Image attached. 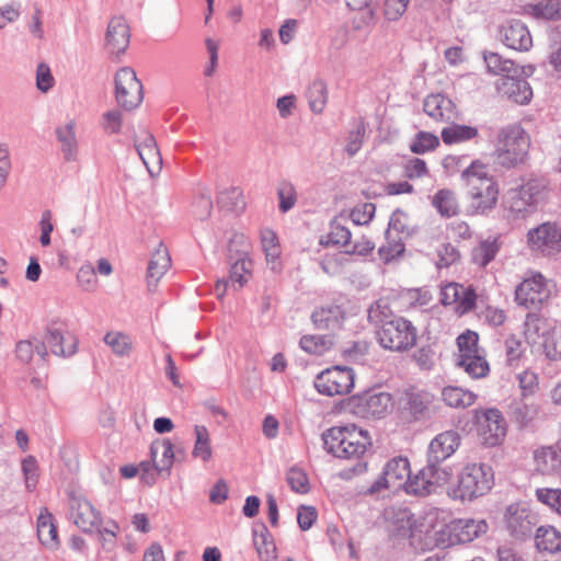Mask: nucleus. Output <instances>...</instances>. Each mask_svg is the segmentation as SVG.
<instances>
[{"label":"nucleus","mask_w":561,"mask_h":561,"mask_svg":"<svg viewBox=\"0 0 561 561\" xmlns=\"http://www.w3.org/2000/svg\"><path fill=\"white\" fill-rule=\"evenodd\" d=\"M389 304L379 299L368 309L370 322L379 324L376 332L380 346L391 352L403 353L412 350L417 343V329L403 317H393Z\"/></svg>","instance_id":"1"},{"label":"nucleus","mask_w":561,"mask_h":561,"mask_svg":"<svg viewBox=\"0 0 561 561\" xmlns=\"http://www.w3.org/2000/svg\"><path fill=\"white\" fill-rule=\"evenodd\" d=\"M445 519V513L438 508H432L419 517L404 510L400 512L397 530L407 536L416 549L432 550L444 547Z\"/></svg>","instance_id":"2"},{"label":"nucleus","mask_w":561,"mask_h":561,"mask_svg":"<svg viewBox=\"0 0 561 561\" xmlns=\"http://www.w3.org/2000/svg\"><path fill=\"white\" fill-rule=\"evenodd\" d=\"M461 180L467 188L468 205L471 214L485 215L496 207L500 186L489 173L485 163L474 160L461 172Z\"/></svg>","instance_id":"3"},{"label":"nucleus","mask_w":561,"mask_h":561,"mask_svg":"<svg viewBox=\"0 0 561 561\" xmlns=\"http://www.w3.org/2000/svg\"><path fill=\"white\" fill-rule=\"evenodd\" d=\"M322 438L325 450L340 459H358L373 447L370 433L356 424L332 426Z\"/></svg>","instance_id":"4"},{"label":"nucleus","mask_w":561,"mask_h":561,"mask_svg":"<svg viewBox=\"0 0 561 561\" xmlns=\"http://www.w3.org/2000/svg\"><path fill=\"white\" fill-rule=\"evenodd\" d=\"M494 484V473L490 466L482 462H469L458 472L448 495L454 500L473 501L485 495Z\"/></svg>","instance_id":"5"},{"label":"nucleus","mask_w":561,"mask_h":561,"mask_svg":"<svg viewBox=\"0 0 561 561\" xmlns=\"http://www.w3.org/2000/svg\"><path fill=\"white\" fill-rule=\"evenodd\" d=\"M530 148V137L520 125L502 128L495 144L497 162L506 168L525 163Z\"/></svg>","instance_id":"6"},{"label":"nucleus","mask_w":561,"mask_h":561,"mask_svg":"<svg viewBox=\"0 0 561 561\" xmlns=\"http://www.w3.org/2000/svg\"><path fill=\"white\" fill-rule=\"evenodd\" d=\"M472 421L478 443L486 448L500 446L507 434V423L496 408L474 409Z\"/></svg>","instance_id":"7"},{"label":"nucleus","mask_w":561,"mask_h":561,"mask_svg":"<svg viewBox=\"0 0 561 561\" xmlns=\"http://www.w3.org/2000/svg\"><path fill=\"white\" fill-rule=\"evenodd\" d=\"M410 476V460L403 456L393 457L386 462L381 476L369 486L368 493L387 491L394 494L404 491Z\"/></svg>","instance_id":"8"},{"label":"nucleus","mask_w":561,"mask_h":561,"mask_svg":"<svg viewBox=\"0 0 561 561\" xmlns=\"http://www.w3.org/2000/svg\"><path fill=\"white\" fill-rule=\"evenodd\" d=\"M353 369L344 366H333L322 370L314 379L317 391L327 397L343 396L354 388Z\"/></svg>","instance_id":"9"},{"label":"nucleus","mask_w":561,"mask_h":561,"mask_svg":"<svg viewBox=\"0 0 561 561\" xmlns=\"http://www.w3.org/2000/svg\"><path fill=\"white\" fill-rule=\"evenodd\" d=\"M489 525L485 519L458 518L445 520L444 547L468 543L486 534Z\"/></svg>","instance_id":"10"},{"label":"nucleus","mask_w":561,"mask_h":561,"mask_svg":"<svg viewBox=\"0 0 561 561\" xmlns=\"http://www.w3.org/2000/svg\"><path fill=\"white\" fill-rule=\"evenodd\" d=\"M551 295L548 280L539 273L525 278L515 289V300L525 308H538Z\"/></svg>","instance_id":"11"},{"label":"nucleus","mask_w":561,"mask_h":561,"mask_svg":"<svg viewBox=\"0 0 561 561\" xmlns=\"http://www.w3.org/2000/svg\"><path fill=\"white\" fill-rule=\"evenodd\" d=\"M115 95L118 104L126 110L137 107L141 103L142 85L131 68L124 67L117 71Z\"/></svg>","instance_id":"12"},{"label":"nucleus","mask_w":561,"mask_h":561,"mask_svg":"<svg viewBox=\"0 0 561 561\" xmlns=\"http://www.w3.org/2000/svg\"><path fill=\"white\" fill-rule=\"evenodd\" d=\"M527 244L531 251L543 255L561 252V228L552 222H543L527 233Z\"/></svg>","instance_id":"13"},{"label":"nucleus","mask_w":561,"mask_h":561,"mask_svg":"<svg viewBox=\"0 0 561 561\" xmlns=\"http://www.w3.org/2000/svg\"><path fill=\"white\" fill-rule=\"evenodd\" d=\"M440 301L449 306L457 316H463L474 309L477 294L471 286L448 283L440 288Z\"/></svg>","instance_id":"14"},{"label":"nucleus","mask_w":561,"mask_h":561,"mask_svg":"<svg viewBox=\"0 0 561 561\" xmlns=\"http://www.w3.org/2000/svg\"><path fill=\"white\" fill-rule=\"evenodd\" d=\"M354 413L362 419H380L392 408V398L386 392H365L352 398Z\"/></svg>","instance_id":"15"},{"label":"nucleus","mask_w":561,"mask_h":561,"mask_svg":"<svg viewBox=\"0 0 561 561\" xmlns=\"http://www.w3.org/2000/svg\"><path fill=\"white\" fill-rule=\"evenodd\" d=\"M504 519L513 536L524 537L531 531L535 514L527 504L518 502L507 506Z\"/></svg>","instance_id":"16"},{"label":"nucleus","mask_w":561,"mask_h":561,"mask_svg":"<svg viewBox=\"0 0 561 561\" xmlns=\"http://www.w3.org/2000/svg\"><path fill=\"white\" fill-rule=\"evenodd\" d=\"M501 39L505 46L518 51H528L533 47V36L525 23L512 20L504 24L500 31Z\"/></svg>","instance_id":"17"},{"label":"nucleus","mask_w":561,"mask_h":561,"mask_svg":"<svg viewBox=\"0 0 561 561\" xmlns=\"http://www.w3.org/2000/svg\"><path fill=\"white\" fill-rule=\"evenodd\" d=\"M70 516L75 525L85 533L95 529L101 520L99 512L83 497L71 499Z\"/></svg>","instance_id":"18"},{"label":"nucleus","mask_w":561,"mask_h":561,"mask_svg":"<svg viewBox=\"0 0 561 561\" xmlns=\"http://www.w3.org/2000/svg\"><path fill=\"white\" fill-rule=\"evenodd\" d=\"M557 327V321L553 319L537 313H528L524 324V335L529 344L542 346L543 340L554 333Z\"/></svg>","instance_id":"19"},{"label":"nucleus","mask_w":561,"mask_h":561,"mask_svg":"<svg viewBox=\"0 0 561 561\" xmlns=\"http://www.w3.org/2000/svg\"><path fill=\"white\" fill-rule=\"evenodd\" d=\"M45 346L58 356H71L77 352L78 340L73 334L61 328L51 325L47 329L44 341Z\"/></svg>","instance_id":"20"},{"label":"nucleus","mask_w":561,"mask_h":561,"mask_svg":"<svg viewBox=\"0 0 561 561\" xmlns=\"http://www.w3.org/2000/svg\"><path fill=\"white\" fill-rule=\"evenodd\" d=\"M460 443L461 437L458 432L454 430L442 432L437 434L430 443V458L437 462H442L456 453L460 446Z\"/></svg>","instance_id":"21"},{"label":"nucleus","mask_w":561,"mask_h":561,"mask_svg":"<svg viewBox=\"0 0 561 561\" xmlns=\"http://www.w3.org/2000/svg\"><path fill=\"white\" fill-rule=\"evenodd\" d=\"M535 470L546 476H561V447L541 446L534 450Z\"/></svg>","instance_id":"22"},{"label":"nucleus","mask_w":561,"mask_h":561,"mask_svg":"<svg viewBox=\"0 0 561 561\" xmlns=\"http://www.w3.org/2000/svg\"><path fill=\"white\" fill-rule=\"evenodd\" d=\"M424 112L435 122L447 123L457 118L455 103L443 94H431L424 100Z\"/></svg>","instance_id":"23"},{"label":"nucleus","mask_w":561,"mask_h":561,"mask_svg":"<svg viewBox=\"0 0 561 561\" xmlns=\"http://www.w3.org/2000/svg\"><path fill=\"white\" fill-rule=\"evenodd\" d=\"M136 148L149 173L153 174L161 170L162 159L152 135L142 133L138 136Z\"/></svg>","instance_id":"24"},{"label":"nucleus","mask_w":561,"mask_h":561,"mask_svg":"<svg viewBox=\"0 0 561 561\" xmlns=\"http://www.w3.org/2000/svg\"><path fill=\"white\" fill-rule=\"evenodd\" d=\"M129 26L125 19L113 18L107 26L106 47L112 54H121L129 45Z\"/></svg>","instance_id":"25"},{"label":"nucleus","mask_w":561,"mask_h":561,"mask_svg":"<svg viewBox=\"0 0 561 561\" xmlns=\"http://www.w3.org/2000/svg\"><path fill=\"white\" fill-rule=\"evenodd\" d=\"M171 266V257L165 247L159 245L152 253L147 270V286L149 290H153L160 279L164 276Z\"/></svg>","instance_id":"26"},{"label":"nucleus","mask_w":561,"mask_h":561,"mask_svg":"<svg viewBox=\"0 0 561 561\" xmlns=\"http://www.w3.org/2000/svg\"><path fill=\"white\" fill-rule=\"evenodd\" d=\"M535 547L540 553L561 556V530L552 525H542L536 529Z\"/></svg>","instance_id":"27"},{"label":"nucleus","mask_w":561,"mask_h":561,"mask_svg":"<svg viewBox=\"0 0 561 561\" xmlns=\"http://www.w3.org/2000/svg\"><path fill=\"white\" fill-rule=\"evenodd\" d=\"M37 536L44 547L56 550L59 547V537L54 516L43 507L37 517Z\"/></svg>","instance_id":"28"},{"label":"nucleus","mask_w":561,"mask_h":561,"mask_svg":"<svg viewBox=\"0 0 561 561\" xmlns=\"http://www.w3.org/2000/svg\"><path fill=\"white\" fill-rule=\"evenodd\" d=\"M499 89L503 95L520 105L529 103L533 98L529 83L514 77L504 78Z\"/></svg>","instance_id":"29"},{"label":"nucleus","mask_w":561,"mask_h":561,"mask_svg":"<svg viewBox=\"0 0 561 561\" xmlns=\"http://www.w3.org/2000/svg\"><path fill=\"white\" fill-rule=\"evenodd\" d=\"M150 456L154 470L158 472L169 470L174 461L172 443L169 439L153 442L150 447Z\"/></svg>","instance_id":"30"},{"label":"nucleus","mask_w":561,"mask_h":561,"mask_svg":"<svg viewBox=\"0 0 561 561\" xmlns=\"http://www.w3.org/2000/svg\"><path fill=\"white\" fill-rule=\"evenodd\" d=\"M443 402L454 409L471 407L477 401V394L457 386H447L442 390Z\"/></svg>","instance_id":"31"},{"label":"nucleus","mask_w":561,"mask_h":561,"mask_svg":"<svg viewBox=\"0 0 561 561\" xmlns=\"http://www.w3.org/2000/svg\"><path fill=\"white\" fill-rule=\"evenodd\" d=\"M432 205L443 217H454L460 211L456 193L449 188H442L432 198Z\"/></svg>","instance_id":"32"},{"label":"nucleus","mask_w":561,"mask_h":561,"mask_svg":"<svg viewBox=\"0 0 561 561\" xmlns=\"http://www.w3.org/2000/svg\"><path fill=\"white\" fill-rule=\"evenodd\" d=\"M457 365L473 379L484 378L490 373V365L484 352L457 359Z\"/></svg>","instance_id":"33"},{"label":"nucleus","mask_w":561,"mask_h":561,"mask_svg":"<svg viewBox=\"0 0 561 561\" xmlns=\"http://www.w3.org/2000/svg\"><path fill=\"white\" fill-rule=\"evenodd\" d=\"M500 250V242L496 237H490L481 240L471 252L472 262L480 266H486L497 254Z\"/></svg>","instance_id":"34"},{"label":"nucleus","mask_w":561,"mask_h":561,"mask_svg":"<svg viewBox=\"0 0 561 561\" xmlns=\"http://www.w3.org/2000/svg\"><path fill=\"white\" fill-rule=\"evenodd\" d=\"M262 249L265 253L266 261L272 265L273 270L280 267V244L277 234L271 229H264L261 232Z\"/></svg>","instance_id":"35"},{"label":"nucleus","mask_w":561,"mask_h":561,"mask_svg":"<svg viewBox=\"0 0 561 561\" xmlns=\"http://www.w3.org/2000/svg\"><path fill=\"white\" fill-rule=\"evenodd\" d=\"M431 468L424 467L414 476H410L405 486V492L413 495H427L434 492V486L431 478Z\"/></svg>","instance_id":"36"},{"label":"nucleus","mask_w":561,"mask_h":561,"mask_svg":"<svg viewBox=\"0 0 561 561\" xmlns=\"http://www.w3.org/2000/svg\"><path fill=\"white\" fill-rule=\"evenodd\" d=\"M478 135V129L468 125L453 124L442 130V139L449 146L471 140Z\"/></svg>","instance_id":"37"},{"label":"nucleus","mask_w":561,"mask_h":561,"mask_svg":"<svg viewBox=\"0 0 561 561\" xmlns=\"http://www.w3.org/2000/svg\"><path fill=\"white\" fill-rule=\"evenodd\" d=\"M194 433L195 444L192 450V456L204 462H208L213 457L210 434L204 425H195Z\"/></svg>","instance_id":"38"},{"label":"nucleus","mask_w":561,"mask_h":561,"mask_svg":"<svg viewBox=\"0 0 561 561\" xmlns=\"http://www.w3.org/2000/svg\"><path fill=\"white\" fill-rule=\"evenodd\" d=\"M527 12L535 19L561 20V0H542L537 4H530Z\"/></svg>","instance_id":"39"},{"label":"nucleus","mask_w":561,"mask_h":561,"mask_svg":"<svg viewBox=\"0 0 561 561\" xmlns=\"http://www.w3.org/2000/svg\"><path fill=\"white\" fill-rule=\"evenodd\" d=\"M343 319V311L337 306L322 307L312 313V321L320 329H333Z\"/></svg>","instance_id":"40"},{"label":"nucleus","mask_w":561,"mask_h":561,"mask_svg":"<svg viewBox=\"0 0 561 561\" xmlns=\"http://www.w3.org/2000/svg\"><path fill=\"white\" fill-rule=\"evenodd\" d=\"M456 345L458 351L457 359L484 352L479 346V334L469 329L457 336Z\"/></svg>","instance_id":"41"},{"label":"nucleus","mask_w":561,"mask_h":561,"mask_svg":"<svg viewBox=\"0 0 561 561\" xmlns=\"http://www.w3.org/2000/svg\"><path fill=\"white\" fill-rule=\"evenodd\" d=\"M404 252V243L401 237L388 229L386 232V242L379 249V255L382 261L390 262L399 257Z\"/></svg>","instance_id":"42"},{"label":"nucleus","mask_w":561,"mask_h":561,"mask_svg":"<svg viewBox=\"0 0 561 561\" xmlns=\"http://www.w3.org/2000/svg\"><path fill=\"white\" fill-rule=\"evenodd\" d=\"M484 61L486 64L488 70L493 75L510 78L512 77V73L516 72L514 62L510 59H504L497 53H485Z\"/></svg>","instance_id":"43"},{"label":"nucleus","mask_w":561,"mask_h":561,"mask_svg":"<svg viewBox=\"0 0 561 561\" xmlns=\"http://www.w3.org/2000/svg\"><path fill=\"white\" fill-rule=\"evenodd\" d=\"M300 347L311 355H323L333 346L332 340L327 335H305L300 339Z\"/></svg>","instance_id":"44"},{"label":"nucleus","mask_w":561,"mask_h":561,"mask_svg":"<svg viewBox=\"0 0 561 561\" xmlns=\"http://www.w3.org/2000/svg\"><path fill=\"white\" fill-rule=\"evenodd\" d=\"M307 100L312 112L321 113L328 101V89L324 82H312L307 91Z\"/></svg>","instance_id":"45"},{"label":"nucleus","mask_w":561,"mask_h":561,"mask_svg":"<svg viewBox=\"0 0 561 561\" xmlns=\"http://www.w3.org/2000/svg\"><path fill=\"white\" fill-rule=\"evenodd\" d=\"M400 300L407 308L424 307L430 304V291L421 288H409L400 293Z\"/></svg>","instance_id":"46"},{"label":"nucleus","mask_w":561,"mask_h":561,"mask_svg":"<svg viewBox=\"0 0 561 561\" xmlns=\"http://www.w3.org/2000/svg\"><path fill=\"white\" fill-rule=\"evenodd\" d=\"M439 146V138L428 131H419L410 145V150L416 154H423L435 150Z\"/></svg>","instance_id":"47"},{"label":"nucleus","mask_w":561,"mask_h":561,"mask_svg":"<svg viewBox=\"0 0 561 561\" xmlns=\"http://www.w3.org/2000/svg\"><path fill=\"white\" fill-rule=\"evenodd\" d=\"M324 243L327 245L342 247L345 249V252L348 253V249L352 243L351 231L340 224H332L330 231L325 237Z\"/></svg>","instance_id":"48"},{"label":"nucleus","mask_w":561,"mask_h":561,"mask_svg":"<svg viewBox=\"0 0 561 561\" xmlns=\"http://www.w3.org/2000/svg\"><path fill=\"white\" fill-rule=\"evenodd\" d=\"M252 277V261L249 257H242L232 264L230 268V280L238 284L241 288Z\"/></svg>","instance_id":"49"},{"label":"nucleus","mask_w":561,"mask_h":561,"mask_svg":"<svg viewBox=\"0 0 561 561\" xmlns=\"http://www.w3.org/2000/svg\"><path fill=\"white\" fill-rule=\"evenodd\" d=\"M16 356L23 363H30L36 352L43 359L47 357V348L44 343L25 340L20 341L15 347Z\"/></svg>","instance_id":"50"},{"label":"nucleus","mask_w":561,"mask_h":561,"mask_svg":"<svg viewBox=\"0 0 561 561\" xmlns=\"http://www.w3.org/2000/svg\"><path fill=\"white\" fill-rule=\"evenodd\" d=\"M21 469L25 480V488L32 492L36 489L39 478V466L34 456H27L22 460Z\"/></svg>","instance_id":"51"},{"label":"nucleus","mask_w":561,"mask_h":561,"mask_svg":"<svg viewBox=\"0 0 561 561\" xmlns=\"http://www.w3.org/2000/svg\"><path fill=\"white\" fill-rule=\"evenodd\" d=\"M286 481L296 493L307 494L310 491L309 479L306 472L300 468H290L286 473Z\"/></svg>","instance_id":"52"},{"label":"nucleus","mask_w":561,"mask_h":561,"mask_svg":"<svg viewBox=\"0 0 561 561\" xmlns=\"http://www.w3.org/2000/svg\"><path fill=\"white\" fill-rule=\"evenodd\" d=\"M518 388L523 398L535 396L539 390V377L536 373L526 369L517 375Z\"/></svg>","instance_id":"53"},{"label":"nucleus","mask_w":561,"mask_h":561,"mask_svg":"<svg viewBox=\"0 0 561 561\" xmlns=\"http://www.w3.org/2000/svg\"><path fill=\"white\" fill-rule=\"evenodd\" d=\"M254 546L262 561H274L276 559V547L266 530L255 535Z\"/></svg>","instance_id":"54"},{"label":"nucleus","mask_w":561,"mask_h":561,"mask_svg":"<svg viewBox=\"0 0 561 561\" xmlns=\"http://www.w3.org/2000/svg\"><path fill=\"white\" fill-rule=\"evenodd\" d=\"M537 500L561 516V489L540 488L536 490Z\"/></svg>","instance_id":"55"},{"label":"nucleus","mask_w":561,"mask_h":561,"mask_svg":"<svg viewBox=\"0 0 561 561\" xmlns=\"http://www.w3.org/2000/svg\"><path fill=\"white\" fill-rule=\"evenodd\" d=\"M104 342L119 356L127 355L131 350L130 339L121 332H108Z\"/></svg>","instance_id":"56"},{"label":"nucleus","mask_w":561,"mask_h":561,"mask_svg":"<svg viewBox=\"0 0 561 561\" xmlns=\"http://www.w3.org/2000/svg\"><path fill=\"white\" fill-rule=\"evenodd\" d=\"M523 190L520 187L516 190H512L508 193V208L511 211L520 214L524 211H528L531 207L535 206L533 199L523 194Z\"/></svg>","instance_id":"57"},{"label":"nucleus","mask_w":561,"mask_h":561,"mask_svg":"<svg viewBox=\"0 0 561 561\" xmlns=\"http://www.w3.org/2000/svg\"><path fill=\"white\" fill-rule=\"evenodd\" d=\"M427 468H431V478L434 489L436 486H443L446 485L447 489L454 484L455 482H451L453 479V470L449 466H439V465H427Z\"/></svg>","instance_id":"58"},{"label":"nucleus","mask_w":561,"mask_h":561,"mask_svg":"<svg viewBox=\"0 0 561 561\" xmlns=\"http://www.w3.org/2000/svg\"><path fill=\"white\" fill-rule=\"evenodd\" d=\"M410 0H385L382 14L388 21H398L407 12Z\"/></svg>","instance_id":"59"},{"label":"nucleus","mask_w":561,"mask_h":561,"mask_svg":"<svg viewBox=\"0 0 561 561\" xmlns=\"http://www.w3.org/2000/svg\"><path fill=\"white\" fill-rule=\"evenodd\" d=\"M277 194L279 198V209L282 211H288L294 207L297 196L295 187L291 183L287 181L280 182L277 188Z\"/></svg>","instance_id":"60"},{"label":"nucleus","mask_w":561,"mask_h":561,"mask_svg":"<svg viewBox=\"0 0 561 561\" xmlns=\"http://www.w3.org/2000/svg\"><path fill=\"white\" fill-rule=\"evenodd\" d=\"M404 176L414 180L428 175L430 170L426 162L420 158L409 159L403 167Z\"/></svg>","instance_id":"61"},{"label":"nucleus","mask_w":561,"mask_h":561,"mask_svg":"<svg viewBox=\"0 0 561 561\" xmlns=\"http://www.w3.org/2000/svg\"><path fill=\"white\" fill-rule=\"evenodd\" d=\"M59 141L62 144V150L71 154L76 148L75 122H69L65 127L56 130Z\"/></svg>","instance_id":"62"},{"label":"nucleus","mask_w":561,"mask_h":561,"mask_svg":"<svg viewBox=\"0 0 561 561\" xmlns=\"http://www.w3.org/2000/svg\"><path fill=\"white\" fill-rule=\"evenodd\" d=\"M546 355L553 360L561 358V328L557 327L554 333H551L542 344Z\"/></svg>","instance_id":"63"},{"label":"nucleus","mask_w":561,"mask_h":561,"mask_svg":"<svg viewBox=\"0 0 561 561\" xmlns=\"http://www.w3.org/2000/svg\"><path fill=\"white\" fill-rule=\"evenodd\" d=\"M376 206L373 203H364L354 207L350 214L355 225H367L374 217Z\"/></svg>","instance_id":"64"}]
</instances>
